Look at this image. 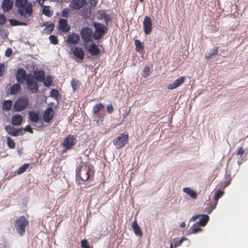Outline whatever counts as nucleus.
<instances>
[{"mask_svg": "<svg viewBox=\"0 0 248 248\" xmlns=\"http://www.w3.org/2000/svg\"><path fill=\"white\" fill-rule=\"evenodd\" d=\"M93 176V167L89 163L81 162L76 170V178L82 181L92 180Z\"/></svg>", "mask_w": 248, "mask_h": 248, "instance_id": "1", "label": "nucleus"}, {"mask_svg": "<svg viewBox=\"0 0 248 248\" xmlns=\"http://www.w3.org/2000/svg\"><path fill=\"white\" fill-rule=\"evenodd\" d=\"M16 5L18 7V11L21 16L31 15L32 14V4L28 0H16Z\"/></svg>", "mask_w": 248, "mask_h": 248, "instance_id": "2", "label": "nucleus"}, {"mask_svg": "<svg viewBox=\"0 0 248 248\" xmlns=\"http://www.w3.org/2000/svg\"><path fill=\"white\" fill-rule=\"evenodd\" d=\"M29 224V220L25 216H22L16 219L14 226L17 232L20 236H23L25 233L26 228Z\"/></svg>", "mask_w": 248, "mask_h": 248, "instance_id": "3", "label": "nucleus"}, {"mask_svg": "<svg viewBox=\"0 0 248 248\" xmlns=\"http://www.w3.org/2000/svg\"><path fill=\"white\" fill-rule=\"evenodd\" d=\"M27 86L31 93H36L39 91V85L32 75H29L26 78Z\"/></svg>", "mask_w": 248, "mask_h": 248, "instance_id": "4", "label": "nucleus"}, {"mask_svg": "<svg viewBox=\"0 0 248 248\" xmlns=\"http://www.w3.org/2000/svg\"><path fill=\"white\" fill-rule=\"evenodd\" d=\"M29 105V99L26 97L18 98L14 104V109L16 112H20L24 110Z\"/></svg>", "mask_w": 248, "mask_h": 248, "instance_id": "5", "label": "nucleus"}, {"mask_svg": "<svg viewBox=\"0 0 248 248\" xmlns=\"http://www.w3.org/2000/svg\"><path fill=\"white\" fill-rule=\"evenodd\" d=\"M128 141V135L121 134L113 140V143L116 148L120 149L125 146Z\"/></svg>", "mask_w": 248, "mask_h": 248, "instance_id": "6", "label": "nucleus"}, {"mask_svg": "<svg viewBox=\"0 0 248 248\" xmlns=\"http://www.w3.org/2000/svg\"><path fill=\"white\" fill-rule=\"evenodd\" d=\"M93 27L95 29L93 38L95 40H99L105 34L107 30V28L104 25L98 22H94Z\"/></svg>", "mask_w": 248, "mask_h": 248, "instance_id": "7", "label": "nucleus"}, {"mask_svg": "<svg viewBox=\"0 0 248 248\" xmlns=\"http://www.w3.org/2000/svg\"><path fill=\"white\" fill-rule=\"evenodd\" d=\"M80 35L84 44L93 41L92 38H93V31L90 28L86 27L82 28L80 31Z\"/></svg>", "mask_w": 248, "mask_h": 248, "instance_id": "8", "label": "nucleus"}, {"mask_svg": "<svg viewBox=\"0 0 248 248\" xmlns=\"http://www.w3.org/2000/svg\"><path fill=\"white\" fill-rule=\"evenodd\" d=\"M76 138L74 135H68L62 144L63 147L66 150L71 149L76 144Z\"/></svg>", "mask_w": 248, "mask_h": 248, "instance_id": "9", "label": "nucleus"}, {"mask_svg": "<svg viewBox=\"0 0 248 248\" xmlns=\"http://www.w3.org/2000/svg\"><path fill=\"white\" fill-rule=\"evenodd\" d=\"M16 77L17 82L21 84L24 83L27 78L26 70L22 68L18 69L16 73Z\"/></svg>", "mask_w": 248, "mask_h": 248, "instance_id": "10", "label": "nucleus"}, {"mask_svg": "<svg viewBox=\"0 0 248 248\" xmlns=\"http://www.w3.org/2000/svg\"><path fill=\"white\" fill-rule=\"evenodd\" d=\"M143 30L146 35L149 34L152 31V20L150 17L145 16L143 22Z\"/></svg>", "mask_w": 248, "mask_h": 248, "instance_id": "11", "label": "nucleus"}, {"mask_svg": "<svg viewBox=\"0 0 248 248\" xmlns=\"http://www.w3.org/2000/svg\"><path fill=\"white\" fill-rule=\"evenodd\" d=\"M5 130L9 135L12 136L16 137L18 136L19 132H21L22 135L24 134V132H22L23 131L22 128L16 129L15 127L11 125H6L5 127Z\"/></svg>", "mask_w": 248, "mask_h": 248, "instance_id": "12", "label": "nucleus"}, {"mask_svg": "<svg viewBox=\"0 0 248 248\" xmlns=\"http://www.w3.org/2000/svg\"><path fill=\"white\" fill-rule=\"evenodd\" d=\"M200 216H202V218L199 220L198 224L202 226H205L209 220V217L208 215L204 214L202 215H196L193 217L191 219V220L192 221H195Z\"/></svg>", "mask_w": 248, "mask_h": 248, "instance_id": "13", "label": "nucleus"}, {"mask_svg": "<svg viewBox=\"0 0 248 248\" xmlns=\"http://www.w3.org/2000/svg\"><path fill=\"white\" fill-rule=\"evenodd\" d=\"M54 115L53 109L52 108H47L43 114V119L45 122L49 123L53 119Z\"/></svg>", "mask_w": 248, "mask_h": 248, "instance_id": "14", "label": "nucleus"}, {"mask_svg": "<svg viewBox=\"0 0 248 248\" xmlns=\"http://www.w3.org/2000/svg\"><path fill=\"white\" fill-rule=\"evenodd\" d=\"M185 77L184 76L180 77L178 78L174 81V82L168 85L167 88L169 90H173L179 87L185 81Z\"/></svg>", "mask_w": 248, "mask_h": 248, "instance_id": "15", "label": "nucleus"}, {"mask_svg": "<svg viewBox=\"0 0 248 248\" xmlns=\"http://www.w3.org/2000/svg\"><path fill=\"white\" fill-rule=\"evenodd\" d=\"M80 37L78 34L76 33H72L67 37L66 42L70 45H76L79 41Z\"/></svg>", "mask_w": 248, "mask_h": 248, "instance_id": "16", "label": "nucleus"}, {"mask_svg": "<svg viewBox=\"0 0 248 248\" xmlns=\"http://www.w3.org/2000/svg\"><path fill=\"white\" fill-rule=\"evenodd\" d=\"M73 53L78 59L83 60L84 58L85 52L82 47H75L73 50Z\"/></svg>", "mask_w": 248, "mask_h": 248, "instance_id": "17", "label": "nucleus"}, {"mask_svg": "<svg viewBox=\"0 0 248 248\" xmlns=\"http://www.w3.org/2000/svg\"><path fill=\"white\" fill-rule=\"evenodd\" d=\"M85 3V0H72L70 6L72 8L78 9Z\"/></svg>", "mask_w": 248, "mask_h": 248, "instance_id": "18", "label": "nucleus"}, {"mask_svg": "<svg viewBox=\"0 0 248 248\" xmlns=\"http://www.w3.org/2000/svg\"><path fill=\"white\" fill-rule=\"evenodd\" d=\"M9 22L10 24L13 26H26L29 23V20L25 18L24 21H18L15 19H11L9 20Z\"/></svg>", "mask_w": 248, "mask_h": 248, "instance_id": "19", "label": "nucleus"}, {"mask_svg": "<svg viewBox=\"0 0 248 248\" xmlns=\"http://www.w3.org/2000/svg\"><path fill=\"white\" fill-rule=\"evenodd\" d=\"M45 73L44 71H34V78L37 82H42L45 79Z\"/></svg>", "mask_w": 248, "mask_h": 248, "instance_id": "20", "label": "nucleus"}, {"mask_svg": "<svg viewBox=\"0 0 248 248\" xmlns=\"http://www.w3.org/2000/svg\"><path fill=\"white\" fill-rule=\"evenodd\" d=\"M23 122V117L21 115L16 114L12 118V124L15 126H19Z\"/></svg>", "mask_w": 248, "mask_h": 248, "instance_id": "21", "label": "nucleus"}, {"mask_svg": "<svg viewBox=\"0 0 248 248\" xmlns=\"http://www.w3.org/2000/svg\"><path fill=\"white\" fill-rule=\"evenodd\" d=\"M88 50L92 56L98 55L100 53V49L94 43L89 46Z\"/></svg>", "mask_w": 248, "mask_h": 248, "instance_id": "22", "label": "nucleus"}, {"mask_svg": "<svg viewBox=\"0 0 248 248\" xmlns=\"http://www.w3.org/2000/svg\"><path fill=\"white\" fill-rule=\"evenodd\" d=\"M20 83H16L13 85L9 89V94L11 95H16L21 90Z\"/></svg>", "mask_w": 248, "mask_h": 248, "instance_id": "23", "label": "nucleus"}, {"mask_svg": "<svg viewBox=\"0 0 248 248\" xmlns=\"http://www.w3.org/2000/svg\"><path fill=\"white\" fill-rule=\"evenodd\" d=\"M132 228L136 235L140 237L142 236V232L140 227L138 225L136 220H135L132 224Z\"/></svg>", "mask_w": 248, "mask_h": 248, "instance_id": "24", "label": "nucleus"}, {"mask_svg": "<svg viewBox=\"0 0 248 248\" xmlns=\"http://www.w3.org/2000/svg\"><path fill=\"white\" fill-rule=\"evenodd\" d=\"M59 26L60 30L62 32H67L70 29V27L67 24V21L64 19H61L59 21Z\"/></svg>", "mask_w": 248, "mask_h": 248, "instance_id": "25", "label": "nucleus"}, {"mask_svg": "<svg viewBox=\"0 0 248 248\" xmlns=\"http://www.w3.org/2000/svg\"><path fill=\"white\" fill-rule=\"evenodd\" d=\"M184 192L188 195L192 199H196L197 198L198 194L195 191H194L189 187H184L183 189Z\"/></svg>", "mask_w": 248, "mask_h": 248, "instance_id": "26", "label": "nucleus"}, {"mask_svg": "<svg viewBox=\"0 0 248 248\" xmlns=\"http://www.w3.org/2000/svg\"><path fill=\"white\" fill-rule=\"evenodd\" d=\"M13 2L10 0H4L2 4V8L4 11H9L12 7Z\"/></svg>", "mask_w": 248, "mask_h": 248, "instance_id": "27", "label": "nucleus"}, {"mask_svg": "<svg viewBox=\"0 0 248 248\" xmlns=\"http://www.w3.org/2000/svg\"><path fill=\"white\" fill-rule=\"evenodd\" d=\"M44 25L46 27L44 29V32L47 34H50L54 29V25L53 23L48 24L47 22H45Z\"/></svg>", "mask_w": 248, "mask_h": 248, "instance_id": "28", "label": "nucleus"}, {"mask_svg": "<svg viewBox=\"0 0 248 248\" xmlns=\"http://www.w3.org/2000/svg\"><path fill=\"white\" fill-rule=\"evenodd\" d=\"M218 52V47L214 46L213 49H211L207 55H205V58L206 59H211L213 56L216 55Z\"/></svg>", "mask_w": 248, "mask_h": 248, "instance_id": "29", "label": "nucleus"}, {"mask_svg": "<svg viewBox=\"0 0 248 248\" xmlns=\"http://www.w3.org/2000/svg\"><path fill=\"white\" fill-rule=\"evenodd\" d=\"M12 101L11 100H4L2 104V109L6 111H9L12 106Z\"/></svg>", "mask_w": 248, "mask_h": 248, "instance_id": "30", "label": "nucleus"}, {"mask_svg": "<svg viewBox=\"0 0 248 248\" xmlns=\"http://www.w3.org/2000/svg\"><path fill=\"white\" fill-rule=\"evenodd\" d=\"M30 120L34 123H37L39 120V115L37 113L34 111H30L29 112Z\"/></svg>", "mask_w": 248, "mask_h": 248, "instance_id": "31", "label": "nucleus"}, {"mask_svg": "<svg viewBox=\"0 0 248 248\" xmlns=\"http://www.w3.org/2000/svg\"><path fill=\"white\" fill-rule=\"evenodd\" d=\"M104 108V105L101 103H98L93 106L92 112L94 114H98L99 111Z\"/></svg>", "mask_w": 248, "mask_h": 248, "instance_id": "32", "label": "nucleus"}, {"mask_svg": "<svg viewBox=\"0 0 248 248\" xmlns=\"http://www.w3.org/2000/svg\"><path fill=\"white\" fill-rule=\"evenodd\" d=\"M42 13L45 16H51L53 14V10L50 6H43L42 8Z\"/></svg>", "mask_w": 248, "mask_h": 248, "instance_id": "33", "label": "nucleus"}, {"mask_svg": "<svg viewBox=\"0 0 248 248\" xmlns=\"http://www.w3.org/2000/svg\"><path fill=\"white\" fill-rule=\"evenodd\" d=\"M224 191L221 189H218L215 194V205L217 204L218 199L223 195Z\"/></svg>", "mask_w": 248, "mask_h": 248, "instance_id": "34", "label": "nucleus"}, {"mask_svg": "<svg viewBox=\"0 0 248 248\" xmlns=\"http://www.w3.org/2000/svg\"><path fill=\"white\" fill-rule=\"evenodd\" d=\"M29 164H24L23 165L21 166L17 170V173L18 174H21L24 172L29 167Z\"/></svg>", "mask_w": 248, "mask_h": 248, "instance_id": "35", "label": "nucleus"}, {"mask_svg": "<svg viewBox=\"0 0 248 248\" xmlns=\"http://www.w3.org/2000/svg\"><path fill=\"white\" fill-rule=\"evenodd\" d=\"M7 145L10 149H14L16 147V144L14 140H13L10 137L7 138Z\"/></svg>", "mask_w": 248, "mask_h": 248, "instance_id": "36", "label": "nucleus"}, {"mask_svg": "<svg viewBox=\"0 0 248 248\" xmlns=\"http://www.w3.org/2000/svg\"><path fill=\"white\" fill-rule=\"evenodd\" d=\"M135 45L136 46V49L137 51H139L140 50L143 49V46L139 40H136L135 41Z\"/></svg>", "mask_w": 248, "mask_h": 248, "instance_id": "37", "label": "nucleus"}, {"mask_svg": "<svg viewBox=\"0 0 248 248\" xmlns=\"http://www.w3.org/2000/svg\"><path fill=\"white\" fill-rule=\"evenodd\" d=\"M71 84L73 90L75 91L77 90L78 87L79 81L78 80L73 78L71 82Z\"/></svg>", "mask_w": 248, "mask_h": 248, "instance_id": "38", "label": "nucleus"}, {"mask_svg": "<svg viewBox=\"0 0 248 248\" xmlns=\"http://www.w3.org/2000/svg\"><path fill=\"white\" fill-rule=\"evenodd\" d=\"M52 79L51 76H47L45 79H44V83L46 87H49L52 83Z\"/></svg>", "mask_w": 248, "mask_h": 248, "instance_id": "39", "label": "nucleus"}, {"mask_svg": "<svg viewBox=\"0 0 248 248\" xmlns=\"http://www.w3.org/2000/svg\"><path fill=\"white\" fill-rule=\"evenodd\" d=\"M150 68L149 66H145L143 70L142 76L144 78H147L150 73Z\"/></svg>", "mask_w": 248, "mask_h": 248, "instance_id": "40", "label": "nucleus"}, {"mask_svg": "<svg viewBox=\"0 0 248 248\" xmlns=\"http://www.w3.org/2000/svg\"><path fill=\"white\" fill-rule=\"evenodd\" d=\"M51 43L54 45H57L59 43L57 37L55 35H50L49 37Z\"/></svg>", "mask_w": 248, "mask_h": 248, "instance_id": "41", "label": "nucleus"}, {"mask_svg": "<svg viewBox=\"0 0 248 248\" xmlns=\"http://www.w3.org/2000/svg\"><path fill=\"white\" fill-rule=\"evenodd\" d=\"M50 96L55 98H57L59 96V92L57 89H52L50 93Z\"/></svg>", "mask_w": 248, "mask_h": 248, "instance_id": "42", "label": "nucleus"}, {"mask_svg": "<svg viewBox=\"0 0 248 248\" xmlns=\"http://www.w3.org/2000/svg\"><path fill=\"white\" fill-rule=\"evenodd\" d=\"M8 33L6 32L4 29H0V37L2 39H6L7 38Z\"/></svg>", "mask_w": 248, "mask_h": 248, "instance_id": "43", "label": "nucleus"}, {"mask_svg": "<svg viewBox=\"0 0 248 248\" xmlns=\"http://www.w3.org/2000/svg\"><path fill=\"white\" fill-rule=\"evenodd\" d=\"M190 230H191V232L192 233H196L201 231L202 229L199 227L193 226L191 228H190Z\"/></svg>", "mask_w": 248, "mask_h": 248, "instance_id": "44", "label": "nucleus"}, {"mask_svg": "<svg viewBox=\"0 0 248 248\" xmlns=\"http://www.w3.org/2000/svg\"><path fill=\"white\" fill-rule=\"evenodd\" d=\"M245 153V150L243 147H240L238 148L237 151L236 152V154L237 155L242 156Z\"/></svg>", "mask_w": 248, "mask_h": 248, "instance_id": "45", "label": "nucleus"}, {"mask_svg": "<svg viewBox=\"0 0 248 248\" xmlns=\"http://www.w3.org/2000/svg\"><path fill=\"white\" fill-rule=\"evenodd\" d=\"M81 247L82 248H90V246L88 244L87 240L85 239L81 241Z\"/></svg>", "mask_w": 248, "mask_h": 248, "instance_id": "46", "label": "nucleus"}, {"mask_svg": "<svg viewBox=\"0 0 248 248\" xmlns=\"http://www.w3.org/2000/svg\"><path fill=\"white\" fill-rule=\"evenodd\" d=\"M5 70V64L3 63H0V77L3 76Z\"/></svg>", "mask_w": 248, "mask_h": 248, "instance_id": "47", "label": "nucleus"}, {"mask_svg": "<svg viewBox=\"0 0 248 248\" xmlns=\"http://www.w3.org/2000/svg\"><path fill=\"white\" fill-rule=\"evenodd\" d=\"M225 179H226V181L225 182V186H227L231 183V175L230 174H226Z\"/></svg>", "mask_w": 248, "mask_h": 248, "instance_id": "48", "label": "nucleus"}, {"mask_svg": "<svg viewBox=\"0 0 248 248\" xmlns=\"http://www.w3.org/2000/svg\"><path fill=\"white\" fill-rule=\"evenodd\" d=\"M186 238L185 237H183L177 242H175L173 246V248H176L177 247L180 246L184 240H186Z\"/></svg>", "mask_w": 248, "mask_h": 248, "instance_id": "49", "label": "nucleus"}, {"mask_svg": "<svg viewBox=\"0 0 248 248\" xmlns=\"http://www.w3.org/2000/svg\"><path fill=\"white\" fill-rule=\"evenodd\" d=\"M12 49L11 48H8L5 51V55L6 57H9L12 55Z\"/></svg>", "mask_w": 248, "mask_h": 248, "instance_id": "50", "label": "nucleus"}, {"mask_svg": "<svg viewBox=\"0 0 248 248\" xmlns=\"http://www.w3.org/2000/svg\"><path fill=\"white\" fill-rule=\"evenodd\" d=\"M108 112L109 114H111L113 111V107L111 105H109L107 107Z\"/></svg>", "mask_w": 248, "mask_h": 248, "instance_id": "51", "label": "nucleus"}, {"mask_svg": "<svg viewBox=\"0 0 248 248\" xmlns=\"http://www.w3.org/2000/svg\"><path fill=\"white\" fill-rule=\"evenodd\" d=\"M6 19L5 16H0V25H2L5 23Z\"/></svg>", "mask_w": 248, "mask_h": 248, "instance_id": "52", "label": "nucleus"}, {"mask_svg": "<svg viewBox=\"0 0 248 248\" xmlns=\"http://www.w3.org/2000/svg\"><path fill=\"white\" fill-rule=\"evenodd\" d=\"M28 131V132H29L31 133H33L32 129H31V126L30 125L26 126L25 128L24 129H23L22 131Z\"/></svg>", "mask_w": 248, "mask_h": 248, "instance_id": "53", "label": "nucleus"}, {"mask_svg": "<svg viewBox=\"0 0 248 248\" xmlns=\"http://www.w3.org/2000/svg\"><path fill=\"white\" fill-rule=\"evenodd\" d=\"M69 10L67 8L64 9L62 11V16H67L69 14Z\"/></svg>", "mask_w": 248, "mask_h": 248, "instance_id": "54", "label": "nucleus"}, {"mask_svg": "<svg viewBox=\"0 0 248 248\" xmlns=\"http://www.w3.org/2000/svg\"><path fill=\"white\" fill-rule=\"evenodd\" d=\"M36 0L40 5H42L45 0Z\"/></svg>", "mask_w": 248, "mask_h": 248, "instance_id": "55", "label": "nucleus"}, {"mask_svg": "<svg viewBox=\"0 0 248 248\" xmlns=\"http://www.w3.org/2000/svg\"><path fill=\"white\" fill-rule=\"evenodd\" d=\"M105 17V21L107 22H108V20H110V19L109 18L110 16H104Z\"/></svg>", "mask_w": 248, "mask_h": 248, "instance_id": "56", "label": "nucleus"}, {"mask_svg": "<svg viewBox=\"0 0 248 248\" xmlns=\"http://www.w3.org/2000/svg\"><path fill=\"white\" fill-rule=\"evenodd\" d=\"M180 226L182 228L185 227L186 226L185 223L184 222H181Z\"/></svg>", "mask_w": 248, "mask_h": 248, "instance_id": "57", "label": "nucleus"}, {"mask_svg": "<svg viewBox=\"0 0 248 248\" xmlns=\"http://www.w3.org/2000/svg\"><path fill=\"white\" fill-rule=\"evenodd\" d=\"M214 208V207H212V208H211L210 211H208L207 213L208 214H210Z\"/></svg>", "mask_w": 248, "mask_h": 248, "instance_id": "58", "label": "nucleus"}, {"mask_svg": "<svg viewBox=\"0 0 248 248\" xmlns=\"http://www.w3.org/2000/svg\"><path fill=\"white\" fill-rule=\"evenodd\" d=\"M170 248H173V245L172 243H170Z\"/></svg>", "mask_w": 248, "mask_h": 248, "instance_id": "59", "label": "nucleus"}, {"mask_svg": "<svg viewBox=\"0 0 248 248\" xmlns=\"http://www.w3.org/2000/svg\"><path fill=\"white\" fill-rule=\"evenodd\" d=\"M100 16H107V15L106 14H101Z\"/></svg>", "mask_w": 248, "mask_h": 248, "instance_id": "60", "label": "nucleus"}, {"mask_svg": "<svg viewBox=\"0 0 248 248\" xmlns=\"http://www.w3.org/2000/svg\"><path fill=\"white\" fill-rule=\"evenodd\" d=\"M238 163L239 165L241 164V162H239V161H238Z\"/></svg>", "mask_w": 248, "mask_h": 248, "instance_id": "61", "label": "nucleus"}, {"mask_svg": "<svg viewBox=\"0 0 248 248\" xmlns=\"http://www.w3.org/2000/svg\"><path fill=\"white\" fill-rule=\"evenodd\" d=\"M140 2H143V0H140Z\"/></svg>", "mask_w": 248, "mask_h": 248, "instance_id": "62", "label": "nucleus"}, {"mask_svg": "<svg viewBox=\"0 0 248 248\" xmlns=\"http://www.w3.org/2000/svg\"><path fill=\"white\" fill-rule=\"evenodd\" d=\"M88 16H85V19H86Z\"/></svg>", "mask_w": 248, "mask_h": 248, "instance_id": "63", "label": "nucleus"}, {"mask_svg": "<svg viewBox=\"0 0 248 248\" xmlns=\"http://www.w3.org/2000/svg\"><path fill=\"white\" fill-rule=\"evenodd\" d=\"M2 16V14H0V16Z\"/></svg>", "mask_w": 248, "mask_h": 248, "instance_id": "64", "label": "nucleus"}]
</instances>
